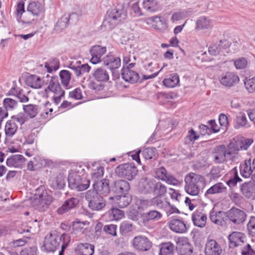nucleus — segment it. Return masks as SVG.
<instances>
[{"instance_id": "nucleus-39", "label": "nucleus", "mask_w": 255, "mask_h": 255, "mask_svg": "<svg viewBox=\"0 0 255 255\" xmlns=\"http://www.w3.org/2000/svg\"><path fill=\"white\" fill-rule=\"evenodd\" d=\"M226 217V213L224 212L212 211L210 213V218L213 223L218 225L222 226L225 223Z\"/></svg>"}, {"instance_id": "nucleus-43", "label": "nucleus", "mask_w": 255, "mask_h": 255, "mask_svg": "<svg viewBox=\"0 0 255 255\" xmlns=\"http://www.w3.org/2000/svg\"><path fill=\"white\" fill-rule=\"evenodd\" d=\"M93 77L99 82L107 81L109 79L108 72L102 68H98L93 73Z\"/></svg>"}, {"instance_id": "nucleus-35", "label": "nucleus", "mask_w": 255, "mask_h": 255, "mask_svg": "<svg viewBox=\"0 0 255 255\" xmlns=\"http://www.w3.org/2000/svg\"><path fill=\"white\" fill-rule=\"evenodd\" d=\"M142 5L143 8L148 12L153 13L160 9L158 0H143Z\"/></svg>"}, {"instance_id": "nucleus-5", "label": "nucleus", "mask_w": 255, "mask_h": 255, "mask_svg": "<svg viewBox=\"0 0 255 255\" xmlns=\"http://www.w3.org/2000/svg\"><path fill=\"white\" fill-rule=\"evenodd\" d=\"M85 198L88 202L89 207L92 210L99 211L106 205V201L103 197L98 195L95 191H88Z\"/></svg>"}, {"instance_id": "nucleus-10", "label": "nucleus", "mask_w": 255, "mask_h": 255, "mask_svg": "<svg viewBox=\"0 0 255 255\" xmlns=\"http://www.w3.org/2000/svg\"><path fill=\"white\" fill-rule=\"evenodd\" d=\"M46 77L48 78L47 80L48 86L45 89V91L47 92V91H49L54 94H60V95H61L63 94V92H64V91L61 88L58 77H50L48 75H47Z\"/></svg>"}, {"instance_id": "nucleus-23", "label": "nucleus", "mask_w": 255, "mask_h": 255, "mask_svg": "<svg viewBox=\"0 0 255 255\" xmlns=\"http://www.w3.org/2000/svg\"><path fill=\"white\" fill-rule=\"evenodd\" d=\"M246 239L245 235L241 232H234L229 236L230 246L237 247L242 245Z\"/></svg>"}, {"instance_id": "nucleus-6", "label": "nucleus", "mask_w": 255, "mask_h": 255, "mask_svg": "<svg viewBox=\"0 0 255 255\" xmlns=\"http://www.w3.org/2000/svg\"><path fill=\"white\" fill-rule=\"evenodd\" d=\"M62 241V235L59 236L56 233L47 235L44 239L43 248L47 252H54Z\"/></svg>"}, {"instance_id": "nucleus-17", "label": "nucleus", "mask_w": 255, "mask_h": 255, "mask_svg": "<svg viewBox=\"0 0 255 255\" xmlns=\"http://www.w3.org/2000/svg\"><path fill=\"white\" fill-rule=\"evenodd\" d=\"M68 67L72 69L78 77L80 76L85 73L89 72L91 67L87 64H81L79 61H72L69 63Z\"/></svg>"}, {"instance_id": "nucleus-27", "label": "nucleus", "mask_w": 255, "mask_h": 255, "mask_svg": "<svg viewBox=\"0 0 255 255\" xmlns=\"http://www.w3.org/2000/svg\"><path fill=\"white\" fill-rule=\"evenodd\" d=\"M94 246L88 243L78 244L75 249L76 253L80 255H93L94 253Z\"/></svg>"}, {"instance_id": "nucleus-47", "label": "nucleus", "mask_w": 255, "mask_h": 255, "mask_svg": "<svg viewBox=\"0 0 255 255\" xmlns=\"http://www.w3.org/2000/svg\"><path fill=\"white\" fill-rule=\"evenodd\" d=\"M23 110L30 118H34L38 114V106L36 105L29 104L23 106Z\"/></svg>"}, {"instance_id": "nucleus-45", "label": "nucleus", "mask_w": 255, "mask_h": 255, "mask_svg": "<svg viewBox=\"0 0 255 255\" xmlns=\"http://www.w3.org/2000/svg\"><path fill=\"white\" fill-rule=\"evenodd\" d=\"M179 83V78L177 74H171L168 78L164 79L163 83L167 88H174Z\"/></svg>"}, {"instance_id": "nucleus-3", "label": "nucleus", "mask_w": 255, "mask_h": 255, "mask_svg": "<svg viewBox=\"0 0 255 255\" xmlns=\"http://www.w3.org/2000/svg\"><path fill=\"white\" fill-rule=\"evenodd\" d=\"M52 200V197L48 194L46 190H44L43 188H39L36 190V192L32 199V205L36 209L40 211H44L48 208Z\"/></svg>"}, {"instance_id": "nucleus-60", "label": "nucleus", "mask_w": 255, "mask_h": 255, "mask_svg": "<svg viewBox=\"0 0 255 255\" xmlns=\"http://www.w3.org/2000/svg\"><path fill=\"white\" fill-rule=\"evenodd\" d=\"M25 12L24 2L20 1L18 3L16 6V17L18 21L26 22L24 19H22V14Z\"/></svg>"}, {"instance_id": "nucleus-2", "label": "nucleus", "mask_w": 255, "mask_h": 255, "mask_svg": "<svg viewBox=\"0 0 255 255\" xmlns=\"http://www.w3.org/2000/svg\"><path fill=\"white\" fill-rule=\"evenodd\" d=\"M126 17V12L123 8H112L107 11L103 23L108 29H112L125 20Z\"/></svg>"}, {"instance_id": "nucleus-34", "label": "nucleus", "mask_w": 255, "mask_h": 255, "mask_svg": "<svg viewBox=\"0 0 255 255\" xmlns=\"http://www.w3.org/2000/svg\"><path fill=\"white\" fill-rule=\"evenodd\" d=\"M27 86L34 88H41L44 84L43 80L39 76L35 75H31L28 76L26 80Z\"/></svg>"}, {"instance_id": "nucleus-25", "label": "nucleus", "mask_w": 255, "mask_h": 255, "mask_svg": "<svg viewBox=\"0 0 255 255\" xmlns=\"http://www.w3.org/2000/svg\"><path fill=\"white\" fill-rule=\"evenodd\" d=\"M213 26V21L207 17L201 16L197 19L195 29L197 30L211 29Z\"/></svg>"}, {"instance_id": "nucleus-48", "label": "nucleus", "mask_w": 255, "mask_h": 255, "mask_svg": "<svg viewBox=\"0 0 255 255\" xmlns=\"http://www.w3.org/2000/svg\"><path fill=\"white\" fill-rule=\"evenodd\" d=\"M110 199L118 201L116 203L118 205V206L121 208L128 206L130 202V198L125 195L117 196L115 197H111Z\"/></svg>"}, {"instance_id": "nucleus-13", "label": "nucleus", "mask_w": 255, "mask_h": 255, "mask_svg": "<svg viewBox=\"0 0 255 255\" xmlns=\"http://www.w3.org/2000/svg\"><path fill=\"white\" fill-rule=\"evenodd\" d=\"M222 252L221 246L215 240H207L205 248L206 255H221Z\"/></svg>"}, {"instance_id": "nucleus-58", "label": "nucleus", "mask_w": 255, "mask_h": 255, "mask_svg": "<svg viewBox=\"0 0 255 255\" xmlns=\"http://www.w3.org/2000/svg\"><path fill=\"white\" fill-rule=\"evenodd\" d=\"M141 154L145 159L149 160L156 156V149L155 148H146L142 151Z\"/></svg>"}, {"instance_id": "nucleus-36", "label": "nucleus", "mask_w": 255, "mask_h": 255, "mask_svg": "<svg viewBox=\"0 0 255 255\" xmlns=\"http://www.w3.org/2000/svg\"><path fill=\"white\" fill-rule=\"evenodd\" d=\"M76 16L77 15L75 13H72L70 15L62 16L56 23L55 26V30L58 32H60L64 30L67 27L69 19Z\"/></svg>"}, {"instance_id": "nucleus-14", "label": "nucleus", "mask_w": 255, "mask_h": 255, "mask_svg": "<svg viewBox=\"0 0 255 255\" xmlns=\"http://www.w3.org/2000/svg\"><path fill=\"white\" fill-rule=\"evenodd\" d=\"M230 47V43L226 40H220L218 42L213 43L208 48L210 54L216 56L223 53L224 50Z\"/></svg>"}, {"instance_id": "nucleus-33", "label": "nucleus", "mask_w": 255, "mask_h": 255, "mask_svg": "<svg viewBox=\"0 0 255 255\" xmlns=\"http://www.w3.org/2000/svg\"><path fill=\"white\" fill-rule=\"evenodd\" d=\"M27 10L34 16H38L43 13L44 5L39 2L33 1L29 4Z\"/></svg>"}, {"instance_id": "nucleus-21", "label": "nucleus", "mask_w": 255, "mask_h": 255, "mask_svg": "<svg viewBox=\"0 0 255 255\" xmlns=\"http://www.w3.org/2000/svg\"><path fill=\"white\" fill-rule=\"evenodd\" d=\"M122 78L131 83H136L139 78L138 74L128 68H123L122 70Z\"/></svg>"}, {"instance_id": "nucleus-38", "label": "nucleus", "mask_w": 255, "mask_h": 255, "mask_svg": "<svg viewBox=\"0 0 255 255\" xmlns=\"http://www.w3.org/2000/svg\"><path fill=\"white\" fill-rule=\"evenodd\" d=\"M77 204L78 200L77 199L70 198L65 201L62 206L57 210V212L59 214H63L69 210L74 208Z\"/></svg>"}, {"instance_id": "nucleus-18", "label": "nucleus", "mask_w": 255, "mask_h": 255, "mask_svg": "<svg viewBox=\"0 0 255 255\" xmlns=\"http://www.w3.org/2000/svg\"><path fill=\"white\" fill-rule=\"evenodd\" d=\"M93 191H95L98 195L107 196L110 192L109 183L106 179H102L100 181H96L93 184Z\"/></svg>"}, {"instance_id": "nucleus-41", "label": "nucleus", "mask_w": 255, "mask_h": 255, "mask_svg": "<svg viewBox=\"0 0 255 255\" xmlns=\"http://www.w3.org/2000/svg\"><path fill=\"white\" fill-rule=\"evenodd\" d=\"M162 214L160 212L156 210H151L141 215V218L143 223H147L150 221H156L160 219Z\"/></svg>"}, {"instance_id": "nucleus-57", "label": "nucleus", "mask_w": 255, "mask_h": 255, "mask_svg": "<svg viewBox=\"0 0 255 255\" xmlns=\"http://www.w3.org/2000/svg\"><path fill=\"white\" fill-rule=\"evenodd\" d=\"M120 232L123 235H125L133 230L132 224L128 221H124L121 224Z\"/></svg>"}, {"instance_id": "nucleus-54", "label": "nucleus", "mask_w": 255, "mask_h": 255, "mask_svg": "<svg viewBox=\"0 0 255 255\" xmlns=\"http://www.w3.org/2000/svg\"><path fill=\"white\" fill-rule=\"evenodd\" d=\"M9 94L16 97L21 103H26L29 101L28 96L24 94L21 90L17 91L14 89H11L9 91Z\"/></svg>"}, {"instance_id": "nucleus-42", "label": "nucleus", "mask_w": 255, "mask_h": 255, "mask_svg": "<svg viewBox=\"0 0 255 255\" xmlns=\"http://www.w3.org/2000/svg\"><path fill=\"white\" fill-rule=\"evenodd\" d=\"M193 13V10H192L191 8L175 12L172 15L171 20L173 22L176 21L180 20L189 16Z\"/></svg>"}, {"instance_id": "nucleus-49", "label": "nucleus", "mask_w": 255, "mask_h": 255, "mask_svg": "<svg viewBox=\"0 0 255 255\" xmlns=\"http://www.w3.org/2000/svg\"><path fill=\"white\" fill-rule=\"evenodd\" d=\"M174 250V245L170 242H167L161 244L160 253L161 255H169L173 252Z\"/></svg>"}, {"instance_id": "nucleus-7", "label": "nucleus", "mask_w": 255, "mask_h": 255, "mask_svg": "<svg viewBox=\"0 0 255 255\" xmlns=\"http://www.w3.org/2000/svg\"><path fill=\"white\" fill-rule=\"evenodd\" d=\"M136 168L131 164H125L117 167L116 174L119 176L131 180L137 174Z\"/></svg>"}, {"instance_id": "nucleus-24", "label": "nucleus", "mask_w": 255, "mask_h": 255, "mask_svg": "<svg viewBox=\"0 0 255 255\" xmlns=\"http://www.w3.org/2000/svg\"><path fill=\"white\" fill-rule=\"evenodd\" d=\"M89 168L91 169L92 179L95 182L103 177L104 173V167L99 162L92 163L89 165Z\"/></svg>"}, {"instance_id": "nucleus-4", "label": "nucleus", "mask_w": 255, "mask_h": 255, "mask_svg": "<svg viewBox=\"0 0 255 255\" xmlns=\"http://www.w3.org/2000/svg\"><path fill=\"white\" fill-rule=\"evenodd\" d=\"M76 171V170L71 171L69 173L68 179L69 186L72 189L84 191L89 187L90 180L86 178H82Z\"/></svg>"}, {"instance_id": "nucleus-29", "label": "nucleus", "mask_w": 255, "mask_h": 255, "mask_svg": "<svg viewBox=\"0 0 255 255\" xmlns=\"http://www.w3.org/2000/svg\"><path fill=\"white\" fill-rule=\"evenodd\" d=\"M226 189L227 188L223 183L218 182L209 188L205 193L204 195L206 198H209L214 194L224 192Z\"/></svg>"}, {"instance_id": "nucleus-16", "label": "nucleus", "mask_w": 255, "mask_h": 255, "mask_svg": "<svg viewBox=\"0 0 255 255\" xmlns=\"http://www.w3.org/2000/svg\"><path fill=\"white\" fill-rule=\"evenodd\" d=\"M106 47L100 45L93 46L90 49V53L92 58L90 61L94 64H96L101 62V57L106 53Z\"/></svg>"}, {"instance_id": "nucleus-40", "label": "nucleus", "mask_w": 255, "mask_h": 255, "mask_svg": "<svg viewBox=\"0 0 255 255\" xmlns=\"http://www.w3.org/2000/svg\"><path fill=\"white\" fill-rule=\"evenodd\" d=\"M239 158V151L233 145V144L230 143L226 147V160L235 161L238 160Z\"/></svg>"}, {"instance_id": "nucleus-1", "label": "nucleus", "mask_w": 255, "mask_h": 255, "mask_svg": "<svg viewBox=\"0 0 255 255\" xmlns=\"http://www.w3.org/2000/svg\"><path fill=\"white\" fill-rule=\"evenodd\" d=\"M185 192L192 196H198L201 189L205 185V178L193 172L187 174L184 179Z\"/></svg>"}, {"instance_id": "nucleus-53", "label": "nucleus", "mask_w": 255, "mask_h": 255, "mask_svg": "<svg viewBox=\"0 0 255 255\" xmlns=\"http://www.w3.org/2000/svg\"><path fill=\"white\" fill-rule=\"evenodd\" d=\"M59 76L62 84L64 86L67 87L69 85L71 78L70 72L68 70H63L60 72Z\"/></svg>"}, {"instance_id": "nucleus-50", "label": "nucleus", "mask_w": 255, "mask_h": 255, "mask_svg": "<svg viewBox=\"0 0 255 255\" xmlns=\"http://www.w3.org/2000/svg\"><path fill=\"white\" fill-rule=\"evenodd\" d=\"M52 184L55 188H62L65 184V178L62 174H58L52 181Z\"/></svg>"}, {"instance_id": "nucleus-11", "label": "nucleus", "mask_w": 255, "mask_h": 255, "mask_svg": "<svg viewBox=\"0 0 255 255\" xmlns=\"http://www.w3.org/2000/svg\"><path fill=\"white\" fill-rule=\"evenodd\" d=\"M151 243L145 237L138 236L134 237L132 241L133 247L139 251H146L151 247Z\"/></svg>"}, {"instance_id": "nucleus-37", "label": "nucleus", "mask_w": 255, "mask_h": 255, "mask_svg": "<svg viewBox=\"0 0 255 255\" xmlns=\"http://www.w3.org/2000/svg\"><path fill=\"white\" fill-rule=\"evenodd\" d=\"M155 182L153 179L143 178L139 182L140 189L144 193L152 192Z\"/></svg>"}, {"instance_id": "nucleus-32", "label": "nucleus", "mask_w": 255, "mask_h": 255, "mask_svg": "<svg viewBox=\"0 0 255 255\" xmlns=\"http://www.w3.org/2000/svg\"><path fill=\"white\" fill-rule=\"evenodd\" d=\"M214 161L217 163H223L226 160V147L224 145H219L215 148Z\"/></svg>"}, {"instance_id": "nucleus-46", "label": "nucleus", "mask_w": 255, "mask_h": 255, "mask_svg": "<svg viewBox=\"0 0 255 255\" xmlns=\"http://www.w3.org/2000/svg\"><path fill=\"white\" fill-rule=\"evenodd\" d=\"M17 126L13 120L7 121L5 126V133L7 136H12L16 131Z\"/></svg>"}, {"instance_id": "nucleus-15", "label": "nucleus", "mask_w": 255, "mask_h": 255, "mask_svg": "<svg viewBox=\"0 0 255 255\" xmlns=\"http://www.w3.org/2000/svg\"><path fill=\"white\" fill-rule=\"evenodd\" d=\"M240 173L241 175L245 177L248 178L255 171V158L252 160L250 158L246 160L243 163L241 164Z\"/></svg>"}, {"instance_id": "nucleus-64", "label": "nucleus", "mask_w": 255, "mask_h": 255, "mask_svg": "<svg viewBox=\"0 0 255 255\" xmlns=\"http://www.w3.org/2000/svg\"><path fill=\"white\" fill-rule=\"evenodd\" d=\"M248 64L247 60L245 58H239L234 61V65L238 69H242L245 68Z\"/></svg>"}, {"instance_id": "nucleus-19", "label": "nucleus", "mask_w": 255, "mask_h": 255, "mask_svg": "<svg viewBox=\"0 0 255 255\" xmlns=\"http://www.w3.org/2000/svg\"><path fill=\"white\" fill-rule=\"evenodd\" d=\"M234 140V142L231 143L233 144V145L238 151L247 150L253 143V139L244 137H240Z\"/></svg>"}, {"instance_id": "nucleus-62", "label": "nucleus", "mask_w": 255, "mask_h": 255, "mask_svg": "<svg viewBox=\"0 0 255 255\" xmlns=\"http://www.w3.org/2000/svg\"><path fill=\"white\" fill-rule=\"evenodd\" d=\"M70 242V238L68 234H63L62 235V244L61 245V250L59 252V255H63L64 251L67 247Z\"/></svg>"}, {"instance_id": "nucleus-8", "label": "nucleus", "mask_w": 255, "mask_h": 255, "mask_svg": "<svg viewBox=\"0 0 255 255\" xmlns=\"http://www.w3.org/2000/svg\"><path fill=\"white\" fill-rule=\"evenodd\" d=\"M218 80L220 83L226 87H233L240 81L239 76L231 72L222 73L219 76Z\"/></svg>"}, {"instance_id": "nucleus-9", "label": "nucleus", "mask_w": 255, "mask_h": 255, "mask_svg": "<svg viewBox=\"0 0 255 255\" xmlns=\"http://www.w3.org/2000/svg\"><path fill=\"white\" fill-rule=\"evenodd\" d=\"M246 214L243 210L236 208L231 209L227 214L229 219L236 224L243 223L246 220Z\"/></svg>"}, {"instance_id": "nucleus-20", "label": "nucleus", "mask_w": 255, "mask_h": 255, "mask_svg": "<svg viewBox=\"0 0 255 255\" xmlns=\"http://www.w3.org/2000/svg\"><path fill=\"white\" fill-rule=\"evenodd\" d=\"M243 194L247 198L253 199L255 198V182L253 181L245 182L241 187Z\"/></svg>"}, {"instance_id": "nucleus-30", "label": "nucleus", "mask_w": 255, "mask_h": 255, "mask_svg": "<svg viewBox=\"0 0 255 255\" xmlns=\"http://www.w3.org/2000/svg\"><path fill=\"white\" fill-rule=\"evenodd\" d=\"M192 220L195 226L202 228L206 225L207 216L204 213L196 211L192 214Z\"/></svg>"}, {"instance_id": "nucleus-59", "label": "nucleus", "mask_w": 255, "mask_h": 255, "mask_svg": "<svg viewBox=\"0 0 255 255\" xmlns=\"http://www.w3.org/2000/svg\"><path fill=\"white\" fill-rule=\"evenodd\" d=\"M3 104L4 108L7 111L12 110L17 107L16 100L9 98L4 99Z\"/></svg>"}, {"instance_id": "nucleus-63", "label": "nucleus", "mask_w": 255, "mask_h": 255, "mask_svg": "<svg viewBox=\"0 0 255 255\" xmlns=\"http://www.w3.org/2000/svg\"><path fill=\"white\" fill-rule=\"evenodd\" d=\"M167 174L166 169L163 167L157 168L155 171L156 177L162 181L166 180Z\"/></svg>"}, {"instance_id": "nucleus-55", "label": "nucleus", "mask_w": 255, "mask_h": 255, "mask_svg": "<svg viewBox=\"0 0 255 255\" xmlns=\"http://www.w3.org/2000/svg\"><path fill=\"white\" fill-rule=\"evenodd\" d=\"M231 173L234 175V176L227 182V185L230 187L236 186L238 182L242 181V179L238 175V170L236 167L232 170Z\"/></svg>"}, {"instance_id": "nucleus-56", "label": "nucleus", "mask_w": 255, "mask_h": 255, "mask_svg": "<svg viewBox=\"0 0 255 255\" xmlns=\"http://www.w3.org/2000/svg\"><path fill=\"white\" fill-rule=\"evenodd\" d=\"M89 224V222L88 221L80 222L78 221H75L73 222L72 226L73 230L76 231H80L82 234H84L85 231L87 230L86 228H84V227Z\"/></svg>"}, {"instance_id": "nucleus-31", "label": "nucleus", "mask_w": 255, "mask_h": 255, "mask_svg": "<svg viewBox=\"0 0 255 255\" xmlns=\"http://www.w3.org/2000/svg\"><path fill=\"white\" fill-rule=\"evenodd\" d=\"M113 190L117 194L124 195L129 189V183L125 180H119L115 182Z\"/></svg>"}, {"instance_id": "nucleus-61", "label": "nucleus", "mask_w": 255, "mask_h": 255, "mask_svg": "<svg viewBox=\"0 0 255 255\" xmlns=\"http://www.w3.org/2000/svg\"><path fill=\"white\" fill-rule=\"evenodd\" d=\"M23 159L24 158L21 155H15L11 158H7L6 161V165L8 166H16V162L17 161L21 162Z\"/></svg>"}, {"instance_id": "nucleus-26", "label": "nucleus", "mask_w": 255, "mask_h": 255, "mask_svg": "<svg viewBox=\"0 0 255 255\" xmlns=\"http://www.w3.org/2000/svg\"><path fill=\"white\" fill-rule=\"evenodd\" d=\"M103 62L105 65L109 67L112 71L119 68L121 64L120 58L115 57L112 55H108L104 57Z\"/></svg>"}, {"instance_id": "nucleus-44", "label": "nucleus", "mask_w": 255, "mask_h": 255, "mask_svg": "<svg viewBox=\"0 0 255 255\" xmlns=\"http://www.w3.org/2000/svg\"><path fill=\"white\" fill-rule=\"evenodd\" d=\"M106 216H108L109 221H118L124 216V213L117 208H112L106 213Z\"/></svg>"}, {"instance_id": "nucleus-52", "label": "nucleus", "mask_w": 255, "mask_h": 255, "mask_svg": "<svg viewBox=\"0 0 255 255\" xmlns=\"http://www.w3.org/2000/svg\"><path fill=\"white\" fill-rule=\"evenodd\" d=\"M152 192L156 195L164 196L167 192V188L161 182H155Z\"/></svg>"}, {"instance_id": "nucleus-51", "label": "nucleus", "mask_w": 255, "mask_h": 255, "mask_svg": "<svg viewBox=\"0 0 255 255\" xmlns=\"http://www.w3.org/2000/svg\"><path fill=\"white\" fill-rule=\"evenodd\" d=\"M162 196L156 195V196L150 200L151 206H155L158 208L164 209L167 204L166 201L162 199Z\"/></svg>"}, {"instance_id": "nucleus-22", "label": "nucleus", "mask_w": 255, "mask_h": 255, "mask_svg": "<svg viewBox=\"0 0 255 255\" xmlns=\"http://www.w3.org/2000/svg\"><path fill=\"white\" fill-rule=\"evenodd\" d=\"M169 226L170 229L175 233H185L187 231L185 223L180 219H173L171 220Z\"/></svg>"}, {"instance_id": "nucleus-28", "label": "nucleus", "mask_w": 255, "mask_h": 255, "mask_svg": "<svg viewBox=\"0 0 255 255\" xmlns=\"http://www.w3.org/2000/svg\"><path fill=\"white\" fill-rule=\"evenodd\" d=\"M250 126L245 113L240 112L236 116L234 120V127L235 128H250Z\"/></svg>"}, {"instance_id": "nucleus-12", "label": "nucleus", "mask_w": 255, "mask_h": 255, "mask_svg": "<svg viewBox=\"0 0 255 255\" xmlns=\"http://www.w3.org/2000/svg\"><path fill=\"white\" fill-rule=\"evenodd\" d=\"M177 250L179 255H191L193 247L185 238H179L177 241Z\"/></svg>"}]
</instances>
